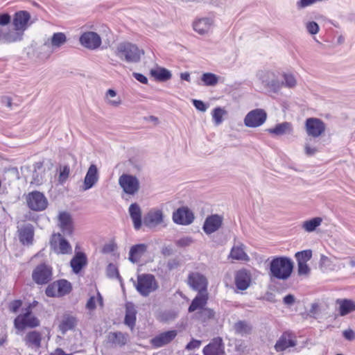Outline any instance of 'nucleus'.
<instances>
[{
  "label": "nucleus",
  "mask_w": 355,
  "mask_h": 355,
  "mask_svg": "<svg viewBox=\"0 0 355 355\" xmlns=\"http://www.w3.org/2000/svg\"><path fill=\"white\" fill-rule=\"evenodd\" d=\"M312 257V251L311 250H306L301 252H297L295 254V258L297 263H306Z\"/></svg>",
  "instance_id": "nucleus-47"
},
{
  "label": "nucleus",
  "mask_w": 355,
  "mask_h": 355,
  "mask_svg": "<svg viewBox=\"0 0 355 355\" xmlns=\"http://www.w3.org/2000/svg\"><path fill=\"white\" fill-rule=\"evenodd\" d=\"M193 220V214L187 207H180L173 214V220L176 224L187 225L191 224Z\"/></svg>",
  "instance_id": "nucleus-15"
},
{
  "label": "nucleus",
  "mask_w": 355,
  "mask_h": 355,
  "mask_svg": "<svg viewBox=\"0 0 355 355\" xmlns=\"http://www.w3.org/2000/svg\"><path fill=\"white\" fill-rule=\"evenodd\" d=\"M10 22V16L8 14H0V26H6Z\"/></svg>",
  "instance_id": "nucleus-59"
},
{
  "label": "nucleus",
  "mask_w": 355,
  "mask_h": 355,
  "mask_svg": "<svg viewBox=\"0 0 355 355\" xmlns=\"http://www.w3.org/2000/svg\"><path fill=\"white\" fill-rule=\"evenodd\" d=\"M283 302L285 304L292 305L295 302V297L291 294H288L284 297Z\"/></svg>",
  "instance_id": "nucleus-64"
},
{
  "label": "nucleus",
  "mask_w": 355,
  "mask_h": 355,
  "mask_svg": "<svg viewBox=\"0 0 355 355\" xmlns=\"http://www.w3.org/2000/svg\"><path fill=\"white\" fill-rule=\"evenodd\" d=\"M39 319L31 311V307L26 309L25 312L19 314L14 320L15 327L19 331L26 328H35L40 325Z\"/></svg>",
  "instance_id": "nucleus-5"
},
{
  "label": "nucleus",
  "mask_w": 355,
  "mask_h": 355,
  "mask_svg": "<svg viewBox=\"0 0 355 355\" xmlns=\"http://www.w3.org/2000/svg\"><path fill=\"white\" fill-rule=\"evenodd\" d=\"M296 345L294 336L289 333H284L275 345L277 352H282L286 349L293 347Z\"/></svg>",
  "instance_id": "nucleus-27"
},
{
  "label": "nucleus",
  "mask_w": 355,
  "mask_h": 355,
  "mask_svg": "<svg viewBox=\"0 0 355 355\" xmlns=\"http://www.w3.org/2000/svg\"><path fill=\"white\" fill-rule=\"evenodd\" d=\"M31 16L27 11H19L15 13L12 24L15 29L22 33L28 28Z\"/></svg>",
  "instance_id": "nucleus-24"
},
{
  "label": "nucleus",
  "mask_w": 355,
  "mask_h": 355,
  "mask_svg": "<svg viewBox=\"0 0 355 355\" xmlns=\"http://www.w3.org/2000/svg\"><path fill=\"white\" fill-rule=\"evenodd\" d=\"M115 53L120 59L127 62L136 63L140 60L141 55L144 53L136 45L123 42L118 44Z\"/></svg>",
  "instance_id": "nucleus-2"
},
{
  "label": "nucleus",
  "mask_w": 355,
  "mask_h": 355,
  "mask_svg": "<svg viewBox=\"0 0 355 355\" xmlns=\"http://www.w3.org/2000/svg\"><path fill=\"white\" fill-rule=\"evenodd\" d=\"M132 76L139 82H140L143 84H147L148 78L144 75L139 73L135 72L132 73Z\"/></svg>",
  "instance_id": "nucleus-61"
},
{
  "label": "nucleus",
  "mask_w": 355,
  "mask_h": 355,
  "mask_svg": "<svg viewBox=\"0 0 355 355\" xmlns=\"http://www.w3.org/2000/svg\"><path fill=\"white\" fill-rule=\"evenodd\" d=\"M310 270L311 269L306 263H297V272L299 275H308Z\"/></svg>",
  "instance_id": "nucleus-53"
},
{
  "label": "nucleus",
  "mask_w": 355,
  "mask_h": 355,
  "mask_svg": "<svg viewBox=\"0 0 355 355\" xmlns=\"http://www.w3.org/2000/svg\"><path fill=\"white\" fill-rule=\"evenodd\" d=\"M225 113L226 112L220 107H216L213 110L212 117L216 125H218L222 123L223 116Z\"/></svg>",
  "instance_id": "nucleus-48"
},
{
  "label": "nucleus",
  "mask_w": 355,
  "mask_h": 355,
  "mask_svg": "<svg viewBox=\"0 0 355 355\" xmlns=\"http://www.w3.org/2000/svg\"><path fill=\"white\" fill-rule=\"evenodd\" d=\"M234 329L236 334L243 336L251 333L252 326L246 321L240 320L234 324Z\"/></svg>",
  "instance_id": "nucleus-38"
},
{
  "label": "nucleus",
  "mask_w": 355,
  "mask_h": 355,
  "mask_svg": "<svg viewBox=\"0 0 355 355\" xmlns=\"http://www.w3.org/2000/svg\"><path fill=\"white\" fill-rule=\"evenodd\" d=\"M322 220L320 217H315L311 220H306L302 224V227L305 231L311 232L314 231L318 226L320 225Z\"/></svg>",
  "instance_id": "nucleus-44"
},
{
  "label": "nucleus",
  "mask_w": 355,
  "mask_h": 355,
  "mask_svg": "<svg viewBox=\"0 0 355 355\" xmlns=\"http://www.w3.org/2000/svg\"><path fill=\"white\" fill-rule=\"evenodd\" d=\"M343 334L344 338L348 340H353L355 338V333L352 329L345 330Z\"/></svg>",
  "instance_id": "nucleus-60"
},
{
  "label": "nucleus",
  "mask_w": 355,
  "mask_h": 355,
  "mask_svg": "<svg viewBox=\"0 0 355 355\" xmlns=\"http://www.w3.org/2000/svg\"><path fill=\"white\" fill-rule=\"evenodd\" d=\"M257 80L272 92H278L282 88V83L276 78L274 71L268 69L259 70L257 72Z\"/></svg>",
  "instance_id": "nucleus-4"
},
{
  "label": "nucleus",
  "mask_w": 355,
  "mask_h": 355,
  "mask_svg": "<svg viewBox=\"0 0 355 355\" xmlns=\"http://www.w3.org/2000/svg\"><path fill=\"white\" fill-rule=\"evenodd\" d=\"M150 74L152 76L160 81H166L171 78V73L164 68L152 69L150 71Z\"/></svg>",
  "instance_id": "nucleus-40"
},
{
  "label": "nucleus",
  "mask_w": 355,
  "mask_h": 355,
  "mask_svg": "<svg viewBox=\"0 0 355 355\" xmlns=\"http://www.w3.org/2000/svg\"><path fill=\"white\" fill-rule=\"evenodd\" d=\"M26 200L28 207L34 211H43L48 205V200L45 196L37 191L29 193Z\"/></svg>",
  "instance_id": "nucleus-9"
},
{
  "label": "nucleus",
  "mask_w": 355,
  "mask_h": 355,
  "mask_svg": "<svg viewBox=\"0 0 355 355\" xmlns=\"http://www.w3.org/2000/svg\"><path fill=\"white\" fill-rule=\"evenodd\" d=\"M80 42L84 47L94 50L101 46V38L98 33L88 31L81 35L80 37Z\"/></svg>",
  "instance_id": "nucleus-14"
},
{
  "label": "nucleus",
  "mask_w": 355,
  "mask_h": 355,
  "mask_svg": "<svg viewBox=\"0 0 355 355\" xmlns=\"http://www.w3.org/2000/svg\"><path fill=\"white\" fill-rule=\"evenodd\" d=\"M51 247L57 254H67L72 252L71 245L60 233L53 235Z\"/></svg>",
  "instance_id": "nucleus-10"
},
{
  "label": "nucleus",
  "mask_w": 355,
  "mask_h": 355,
  "mask_svg": "<svg viewBox=\"0 0 355 355\" xmlns=\"http://www.w3.org/2000/svg\"><path fill=\"white\" fill-rule=\"evenodd\" d=\"M137 311L133 304L127 303L125 305V316L124 322L129 327L132 329L136 322Z\"/></svg>",
  "instance_id": "nucleus-36"
},
{
  "label": "nucleus",
  "mask_w": 355,
  "mask_h": 355,
  "mask_svg": "<svg viewBox=\"0 0 355 355\" xmlns=\"http://www.w3.org/2000/svg\"><path fill=\"white\" fill-rule=\"evenodd\" d=\"M129 340L128 334L121 331L109 332L106 336L105 345L108 347H121L125 345Z\"/></svg>",
  "instance_id": "nucleus-12"
},
{
  "label": "nucleus",
  "mask_w": 355,
  "mask_h": 355,
  "mask_svg": "<svg viewBox=\"0 0 355 355\" xmlns=\"http://www.w3.org/2000/svg\"><path fill=\"white\" fill-rule=\"evenodd\" d=\"M200 345V341L197 340H192L191 342H189L187 346L186 349L188 350H191L195 348L199 347Z\"/></svg>",
  "instance_id": "nucleus-62"
},
{
  "label": "nucleus",
  "mask_w": 355,
  "mask_h": 355,
  "mask_svg": "<svg viewBox=\"0 0 355 355\" xmlns=\"http://www.w3.org/2000/svg\"><path fill=\"white\" fill-rule=\"evenodd\" d=\"M214 21L209 17L200 18L193 22V30L200 35H205L213 26Z\"/></svg>",
  "instance_id": "nucleus-23"
},
{
  "label": "nucleus",
  "mask_w": 355,
  "mask_h": 355,
  "mask_svg": "<svg viewBox=\"0 0 355 355\" xmlns=\"http://www.w3.org/2000/svg\"><path fill=\"white\" fill-rule=\"evenodd\" d=\"M180 266V260L176 258L169 259L166 263V267H167L168 270L170 271L177 269Z\"/></svg>",
  "instance_id": "nucleus-56"
},
{
  "label": "nucleus",
  "mask_w": 355,
  "mask_h": 355,
  "mask_svg": "<svg viewBox=\"0 0 355 355\" xmlns=\"http://www.w3.org/2000/svg\"><path fill=\"white\" fill-rule=\"evenodd\" d=\"M293 128L289 122H283L277 124L274 128L267 129V132L276 136H282L286 134H291Z\"/></svg>",
  "instance_id": "nucleus-30"
},
{
  "label": "nucleus",
  "mask_w": 355,
  "mask_h": 355,
  "mask_svg": "<svg viewBox=\"0 0 355 355\" xmlns=\"http://www.w3.org/2000/svg\"><path fill=\"white\" fill-rule=\"evenodd\" d=\"M58 225L64 235H71L73 232V222L70 214L61 212L58 216Z\"/></svg>",
  "instance_id": "nucleus-26"
},
{
  "label": "nucleus",
  "mask_w": 355,
  "mask_h": 355,
  "mask_svg": "<svg viewBox=\"0 0 355 355\" xmlns=\"http://www.w3.org/2000/svg\"><path fill=\"white\" fill-rule=\"evenodd\" d=\"M107 275L110 278H118L119 277L116 266L113 263H110L106 269Z\"/></svg>",
  "instance_id": "nucleus-50"
},
{
  "label": "nucleus",
  "mask_w": 355,
  "mask_h": 355,
  "mask_svg": "<svg viewBox=\"0 0 355 355\" xmlns=\"http://www.w3.org/2000/svg\"><path fill=\"white\" fill-rule=\"evenodd\" d=\"M70 169L68 166H63L60 171L59 182L63 183L68 178L69 175Z\"/></svg>",
  "instance_id": "nucleus-55"
},
{
  "label": "nucleus",
  "mask_w": 355,
  "mask_h": 355,
  "mask_svg": "<svg viewBox=\"0 0 355 355\" xmlns=\"http://www.w3.org/2000/svg\"><path fill=\"white\" fill-rule=\"evenodd\" d=\"M76 325V319L72 315H64L59 324V329L64 334L67 331L72 330Z\"/></svg>",
  "instance_id": "nucleus-35"
},
{
  "label": "nucleus",
  "mask_w": 355,
  "mask_h": 355,
  "mask_svg": "<svg viewBox=\"0 0 355 355\" xmlns=\"http://www.w3.org/2000/svg\"><path fill=\"white\" fill-rule=\"evenodd\" d=\"M293 263L291 259L285 257L274 258L270 263V278L280 280L288 279L293 272Z\"/></svg>",
  "instance_id": "nucleus-1"
},
{
  "label": "nucleus",
  "mask_w": 355,
  "mask_h": 355,
  "mask_svg": "<svg viewBox=\"0 0 355 355\" xmlns=\"http://www.w3.org/2000/svg\"><path fill=\"white\" fill-rule=\"evenodd\" d=\"M230 257L232 259L248 261L249 257L244 251V245L239 243L236 245H234L231 250Z\"/></svg>",
  "instance_id": "nucleus-37"
},
{
  "label": "nucleus",
  "mask_w": 355,
  "mask_h": 355,
  "mask_svg": "<svg viewBox=\"0 0 355 355\" xmlns=\"http://www.w3.org/2000/svg\"><path fill=\"white\" fill-rule=\"evenodd\" d=\"M204 355H224L225 347L223 340L220 337L214 338L211 342L203 349Z\"/></svg>",
  "instance_id": "nucleus-20"
},
{
  "label": "nucleus",
  "mask_w": 355,
  "mask_h": 355,
  "mask_svg": "<svg viewBox=\"0 0 355 355\" xmlns=\"http://www.w3.org/2000/svg\"><path fill=\"white\" fill-rule=\"evenodd\" d=\"M147 245L146 244H137L133 245L129 252V259L132 263H137L140 258L146 252Z\"/></svg>",
  "instance_id": "nucleus-34"
},
{
  "label": "nucleus",
  "mask_w": 355,
  "mask_h": 355,
  "mask_svg": "<svg viewBox=\"0 0 355 355\" xmlns=\"http://www.w3.org/2000/svg\"><path fill=\"white\" fill-rule=\"evenodd\" d=\"M55 282L49 284L46 289V294L49 297H59L58 291Z\"/></svg>",
  "instance_id": "nucleus-52"
},
{
  "label": "nucleus",
  "mask_w": 355,
  "mask_h": 355,
  "mask_svg": "<svg viewBox=\"0 0 355 355\" xmlns=\"http://www.w3.org/2000/svg\"><path fill=\"white\" fill-rule=\"evenodd\" d=\"M135 286L140 295L147 297L158 288V284L153 275L142 274L138 275Z\"/></svg>",
  "instance_id": "nucleus-3"
},
{
  "label": "nucleus",
  "mask_w": 355,
  "mask_h": 355,
  "mask_svg": "<svg viewBox=\"0 0 355 355\" xmlns=\"http://www.w3.org/2000/svg\"><path fill=\"white\" fill-rule=\"evenodd\" d=\"M306 28L307 31L311 35H315L319 31V26L315 21H309L306 24Z\"/></svg>",
  "instance_id": "nucleus-54"
},
{
  "label": "nucleus",
  "mask_w": 355,
  "mask_h": 355,
  "mask_svg": "<svg viewBox=\"0 0 355 355\" xmlns=\"http://www.w3.org/2000/svg\"><path fill=\"white\" fill-rule=\"evenodd\" d=\"M340 258L334 257L330 258L327 256L322 254L320 256L319 265L320 268L324 271H338L346 268L345 263H338L337 261Z\"/></svg>",
  "instance_id": "nucleus-13"
},
{
  "label": "nucleus",
  "mask_w": 355,
  "mask_h": 355,
  "mask_svg": "<svg viewBox=\"0 0 355 355\" xmlns=\"http://www.w3.org/2000/svg\"><path fill=\"white\" fill-rule=\"evenodd\" d=\"M267 119L266 112L261 108L250 111L245 116L243 123L248 128H254L262 125Z\"/></svg>",
  "instance_id": "nucleus-6"
},
{
  "label": "nucleus",
  "mask_w": 355,
  "mask_h": 355,
  "mask_svg": "<svg viewBox=\"0 0 355 355\" xmlns=\"http://www.w3.org/2000/svg\"><path fill=\"white\" fill-rule=\"evenodd\" d=\"M336 304L339 305V313L341 316L346 315L355 311V302L348 299H338Z\"/></svg>",
  "instance_id": "nucleus-33"
},
{
  "label": "nucleus",
  "mask_w": 355,
  "mask_h": 355,
  "mask_svg": "<svg viewBox=\"0 0 355 355\" xmlns=\"http://www.w3.org/2000/svg\"><path fill=\"white\" fill-rule=\"evenodd\" d=\"M201 80L205 86L214 87L219 80V76L212 73H204L201 76Z\"/></svg>",
  "instance_id": "nucleus-42"
},
{
  "label": "nucleus",
  "mask_w": 355,
  "mask_h": 355,
  "mask_svg": "<svg viewBox=\"0 0 355 355\" xmlns=\"http://www.w3.org/2000/svg\"><path fill=\"white\" fill-rule=\"evenodd\" d=\"M119 184L125 193L130 196L137 193L140 187L139 181L136 176L125 173L119 177Z\"/></svg>",
  "instance_id": "nucleus-8"
},
{
  "label": "nucleus",
  "mask_w": 355,
  "mask_h": 355,
  "mask_svg": "<svg viewBox=\"0 0 355 355\" xmlns=\"http://www.w3.org/2000/svg\"><path fill=\"white\" fill-rule=\"evenodd\" d=\"M223 217L218 214H212L206 218L202 230L207 234L218 231L222 226Z\"/></svg>",
  "instance_id": "nucleus-16"
},
{
  "label": "nucleus",
  "mask_w": 355,
  "mask_h": 355,
  "mask_svg": "<svg viewBox=\"0 0 355 355\" xmlns=\"http://www.w3.org/2000/svg\"><path fill=\"white\" fill-rule=\"evenodd\" d=\"M340 260L344 261V263H347L351 268H355V258L354 257L340 258Z\"/></svg>",
  "instance_id": "nucleus-63"
},
{
  "label": "nucleus",
  "mask_w": 355,
  "mask_h": 355,
  "mask_svg": "<svg viewBox=\"0 0 355 355\" xmlns=\"http://www.w3.org/2000/svg\"><path fill=\"white\" fill-rule=\"evenodd\" d=\"M304 152L307 156H312L318 152V149L315 146H311L307 141L304 145Z\"/></svg>",
  "instance_id": "nucleus-57"
},
{
  "label": "nucleus",
  "mask_w": 355,
  "mask_h": 355,
  "mask_svg": "<svg viewBox=\"0 0 355 355\" xmlns=\"http://www.w3.org/2000/svg\"><path fill=\"white\" fill-rule=\"evenodd\" d=\"M144 224L148 228H155L159 226L165 227V216L162 209L153 208L144 216Z\"/></svg>",
  "instance_id": "nucleus-7"
},
{
  "label": "nucleus",
  "mask_w": 355,
  "mask_h": 355,
  "mask_svg": "<svg viewBox=\"0 0 355 355\" xmlns=\"http://www.w3.org/2000/svg\"><path fill=\"white\" fill-rule=\"evenodd\" d=\"M193 104L197 110H198L201 112H205L207 109V107L204 103V102H202L200 100H196V99L193 100Z\"/></svg>",
  "instance_id": "nucleus-58"
},
{
  "label": "nucleus",
  "mask_w": 355,
  "mask_h": 355,
  "mask_svg": "<svg viewBox=\"0 0 355 355\" xmlns=\"http://www.w3.org/2000/svg\"><path fill=\"white\" fill-rule=\"evenodd\" d=\"M19 239L24 245H31L34 236V229L31 224H25L18 230Z\"/></svg>",
  "instance_id": "nucleus-25"
},
{
  "label": "nucleus",
  "mask_w": 355,
  "mask_h": 355,
  "mask_svg": "<svg viewBox=\"0 0 355 355\" xmlns=\"http://www.w3.org/2000/svg\"><path fill=\"white\" fill-rule=\"evenodd\" d=\"M87 257L83 252H77L70 261L73 272L78 274L87 265Z\"/></svg>",
  "instance_id": "nucleus-31"
},
{
  "label": "nucleus",
  "mask_w": 355,
  "mask_h": 355,
  "mask_svg": "<svg viewBox=\"0 0 355 355\" xmlns=\"http://www.w3.org/2000/svg\"><path fill=\"white\" fill-rule=\"evenodd\" d=\"M32 277L38 284H46L51 280V270L47 266L42 264L34 270Z\"/></svg>",
  "instance_id": "nucleus-19"
},
{
  "label": "nucleus",
  "mask_w": 355,
  "mask_h": 355,
  "mask_svg": "<svg viewBox=\"0 0 355 355\" xmlns=\"http://www.w3.org/2000/svg\"><path fill=\"white\" fill-rule=\"evenodd\" d=\"M54 282L58 288L59 297L67 295L71 290L70 282L65 279H60Z\"/></svg>",
  "instance_id": "nucleus-41"
},
{
  "label": "nucleus",
  "mask_w": 355,
  "mask_h": 355,
  "mask_svg": "<svg viewBox=\"0 0 355 355\" xmlns=\"http://www.w3.org/2000/svg\"><path fill=\"white\" fill-rule=\"evenodd\" d=\"M284 81L280 82L282 83V87L288 88H293L297 85V80L294 75L292 73H284L283 74Z\"/></svg>",
  "instance_id": "nucleus-46"
},
{
  "label": "nucleus",
  "mask_w": 355,
  "mask_h": 355,
  "mask_svg": "<svg viewBox=\"0 0 355 355\" xmlns=\"http://www.w3.org/2000/svg\"><path fill=\"white\" fill-rule=\"evenodd\" d=\"M193 243V239L189 236H184L178 239L175 244L178 247L184 248L190 245Z\"/></svg>",
  "instance_id": "nucleus-51"
},
{
  "label": "nucleus",
  "mask_w": 355,
  "mask_h": 355,
  "mask_svg": "<svg viewBox=\"0 0 355 355\" xmlns=\"http://www.w3.org/2000/svg\"><path fill=\"white\" fill-rule=\"evenodd\" d=\"M189 285L198 293L207 292V281L205 276L198 272H192L188 277Z\"/></svg>",
  "instance_id": "nucleus-18"
},
{
  "label": "nucleus",
  "mask_w": 355,
  "mask_h": 355,
  "mask_svg": "<svg viewBox=\"0 0 355 355\" xmlns=\"http://www.w3.org/2000/svg\"><path fill=\"white\" fill-rule=\"evenodd\" d=\"M207 292L198 293L196 297L192 300L188 309L189 312L192 313L196 310H201L207 304Z\"/></svg>",
  "instance_id": "nucleus-29"
},
{
  "label": "nucleus",
  "mask_w": 355,
  "mask_h": 355,
  "mask_svg": "<svg viewBox=\"0 0 355 355\" xmlns=\"http://www.w3.org/2000/svg\"><path fill=\"white\" fill-rule=\"evenodd\" d=\"M214 311L209 308L203 307L201 310L199 311L198 315L199 318L202 320H207L214 317Z\"/></svg>",
  "instance_id": "nucleus-49"
},
{
  "label": "nucleus",
  "mask_w": 355,
  "mask_h": 355,
  "mask_svg": "<svg viewBox=\"0 0 355 355\" xmlns=\"http://www.w3.org/2000/svg\"><path fill=\"white\" fill-rule=\"evenodd\" d=\"M23 34L21 31L15 29L8 30L6 37H3L4 43H12L22 40Z\"/></svg>",
  "instance_id": "nucleus-39"
},
{
  "label": "nucleus",
  "mask_w": 355,
  "mask_h": 355,
  "mask_svg": "<svg viewBox=\"0 0 355 355\" xmlns=\"http://www.w3.org/2000/svg\"><path fill=\"white\" fill-rule=\"evenodd\" d=\"M26 345L28 347H40L42 341V334L37 331H31L26 334L24 338Z\"/></svg>",
  "instance_id": "nucleus-32"
},
{
  "label": "nucleus",
  "mask_w": 355,
  "mask_h": 355,
  "mask_svg": "<svg viewBox=\"0 0 355 355\" xmlns=\"http://www.w3.org/2000/svg\"><path fill=\"white\" fill-rule=\"evenodd\" d=\"M98 180V171L96 165L92 164L88 168L84 179L83 190L87 191L92 188Z\"/></svg>",
  "instance_id": "nucleus-21"
},
{
  "label": "nucleus",
  "mask_w": 355,
  "mask_h": 355,
  "mask_svg": "<svg viewBox=\"0 0 355 355\" xmlns=\"http://www.w3.org/2000/svg\"><path fill=\"white\" fill-rule=\"evenodd\" d=\"M176 330H170L160 333L150 340V344L155 348H159L171 343L177 336Z\"/></svg>",
  "instance_id": "nucleus-17"
},
{
  "label": "nucleus",
  "mask_w": 355,
  "mask_h": 355,
  "mask_svg": "<svg viewBox=\"0 0 355 355\" xmlns=\"http://www.w3.org/2000/svg\"><path fill=\"white\" fill-rule=\"evenodd\" d=\"M43 172L42 164L41 163H37L35 165V171L33 175V181L31 183H34L37 185H40L42 183L44 176L42 174Z\"/></svg>",
  "instance_id": "nucleus-45"
},
{
  "label": "nucleus",
  "mask_w": 355,
  "mask_h": 355,
  "mask_svg": "<svg viewBox=\"0 0 355 355\" xmlns=\"http://www.w3.org/2000/svg\"><path fill=\"white\" fill-rule=\"evenodd\" d=\"M67 42V37L63 33H55L51 38V45L53 48H59L65 44Z\"/></svg>",
  "instance_id": "nucleus-43"
},
{
  "label": "nucleus",
  "mask_w": 355,
  "mask_h": 355,
  "mask_svg": "<svg viewBox=\"0 0 355 355\" xmlns=\"http://www.w3.org/2000/svg\"><path fill=\"white\" fill-rule=\"evenodd\" d=\"M251 283V275L245 269L240 270L235 275V284L241 291L246 290Z\"/></svg>",
  "instance_id": "nucleus-22"
},
{
  "label": "nucleus",
  "mask_w": 355,
  "mask_h": 355,
  "mask_svg": "<svg viewBox=\"0 0 355 355\" xmlns=\"http://www.w3.org/2000/svg\"><path fill=\"white\" fill-rule=\"evenodd\" d=\"M325 125L322 121L317 118H309L305 122L307 135L313 138L320 137L325 131Z\"/></svg>",
  "instance_id": "nucleus-11"
},
{
  "label": "nucleus",
  "mask_w": 355,
  "mask_h": 355,
  "mask_svg": "<svg viewBox=\"0 0 355 355\" xmlns=\"http://www.w3.org/2000/svg\"><path fill=\"white\" fill-rule=\"evenodd\" d=\"M130 216L133 222L134 228L139 230L142 225L141 209L137 203H132L128 209Z\"/></svg>",
  "instance_id": "nucleus-28"
}]
</instances>
